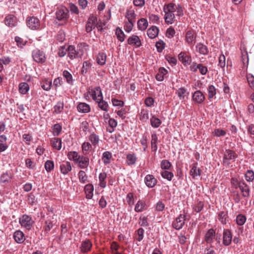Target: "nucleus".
<instances>
[{"instance_id":"62","label":"nucleus","mask_w":254,"mask_h":254,"mask_svg":"<svg viewBox=\"0 0 254 254\" xmlns=\"http://www.w3.org/2000/svg\"><path fill=\"white\" fill-rule=\"evenodd\" d=\"M134 22L131 21H128L126 22L124 26L125 30L127 33L130 32L132 29Z\"/></svg>"},{"instance_id":"3","label":"nucleus","mask_w":254,"mask_h":254,"mask_svg":"<svg viewBox=\"0 0 254 254\" xmlns=\"http://www.w3.org/2000/svg\"><path fill=\"white\" fill-rule=\"evenodd\" d=\"M32 56L34 61L37 63L43 64L46 61L45 54L38 49H36L32 51Z\"/></svg>"},{"instance_id":"44","label":"nucleus","mask_w":254,"mask_h":254,"mask_svg":"<svg viewBox=\"0 0 254 254\" xmlns=\"http://www.w3.org/2000/svg\"><path fill=\"white\" fill-rule=\"evenodd\" d=\"M89 140L91 141L93 146H96L99 143V138L97 135L93 133L89 136Z\"/></svg>"},{"instance_id":"56","label":"nucleus","mask_w":254,"mask_h":254,"mask_svg":"<svg viewBox=\"0 0 254 254\" xmlns=\"http://www.w3.org/2000/svg\"><path fill=\"white\" fill-rule=\"evenodd\" d=\"M246 221V217L242 214L238 215L236 217V222L238 225H244Z\"/></svg>"},{"instance_id":"59","label":"nucleus","mask_w":254,"mask_h":254,"mask_svg":"<svg viewBox=\"0 0 254 254\" xmlns=\"http://www.w3.org/2000/svg\"><path fill=\"white\" fill-rule=\"evenodd\" d=\"M54 168V163L51 160H47L45 164V168L46 170L49 172L53 170Z\"/></svg>"},{"instance_id":"45","label":"nucleus","mask_w":254,"mask_h":254,"mask_svg":"<svg viewBox=\"0 0 254 254\" xmlns=\"http://www.w3.org/2000/svg\"><path fill=\"white\" fill-rule=\"evenodd\" d=\"M79 182L82 184H85L87 182L88 176L83 171H80L78 174Z\"/></svg>"},{"instance_id":"60","label":"nucleus","mask_w":254,"mask_h":254,"mask_svg":"<svg viewBox=\"0 0 254 254\" xmlns=\"http://www.w3.org/2000/svg\"><path fill=\"white\" fill-rule=\"evenodd\" d=\"M204 204L202 201L197 202L193 207V209L196 212H199L203 208Z\"/></svg>"},{"instance_id":"49","label":"nucleus","mask_w":254,"mask_h":254,"mask_svg":"<svg viewBox=\"0 0 254 254\" xmlns=\"http://www.w3.org/2000/svg\"><path fill=\"white\" fill-rule=\"evenodd\" d=\"M161 175L163 178L167 179L169 181H171L172 178L174 177L173 173L166 170L162 171L161 172Z\"/></svg>"},{"instance_id":"24","label":"nucleus","mask_w":254,"mask_h":254,"mask_svg":"<svg viewBox=\"0 0 254 254\" xmlns=\"http://www.w3.org/2000/svg\"><path fill=\"white\" fill-rule=\"evenodd\" d=\"M159 33V29L155 26H152L150 27L147 31L148 36L150 39H154L156 38Z\"/></svg>"},{"instance_id":"8","label":"nucleus","mask_w":254,"mask_h":254,"mask_svg":"<svg viewBox=\"0 0 254 254\" xmlns=\"http://www.w3.org/2000/svg\"><path fill=\"white\" fill-rule=\"evenodd\" d=\"M185 220L186 216L184 214H180L173 222V227L177 230L181 229L185 224Z\"/></svg>"},{"instance_id":"18","label":"nucleus","mask_w":254,"mask_h":254,"mask_svg":"<svg viewBox=\"0 0 254 254\" xmlns=\"http://www.w3.org/2000/svg\"><path fill=\"white\" fill-rule=\"evenodd\" d=\"M196 51L199 54L206 55L209 53L207 47L201 43H197L195 46Z\"/></svg>"},{"instance_id":"9","label":"nucleus","mask_w":254,"mask_h":254,"mask_svg":"<svg viewBox=\"0 0 254 254\" xmlns=\"http://www.w3.org/2000/svg\"><path fill=\"white\" fill-rule=\"evenodd\" d=\"M97 22V18L94 15H91L86 24V32H90L96 27Z\"/></svg>"},{"instance_id":"33","label":"nucleus","mask_w":254,"mask_h":254,"mask_svg":"<svg viewBox=\"0 0 254 254\" xmlns=\"http://www.w3.org/2000/svg\"><path fill=\"white\" fill-rule=\"evenodd\" d=\"M179 60L184 65H187L189 61L190 60V57L188 56L185 52H181L178 55Z\"/></svg>"},{"instance_id":"7","label":"nucleus","mask_w":254,"mask_h":254,"mask_svg":"<svg viewBox=\"0 0 254 254\" xmlns=\"http://www.w3.org/2000/svg\"><path fill=\"white\" fill-rule=\"evenodd\" d=\"M27 25L30 29L36 30L40 27V21L35 17H31L28 19Z\"/></svg>"},{"instance_id":"6","label":"nucleus","mask_w":254,"mask_h":254,"mask_svg":"<svg viewBox=\"0 0 254 254\" xmlns=\"http://www.w3.org/2000/svg\"><path fill=\"white\" fill-rule=\"evenodd\" d=\"M196 38V34L193 30L188 31L185 35V42L189 46H193L195 42Z\"/></svg>"},{"instance_id":"34","label":"nucleus","mask_w":254,"mask_h":254,"mask_svg":"<svg viewBox=\"0 0 254 254\" xmlns=\"http://www.w3.org/2000/svg\"><path fill=\"white\" fill-rule=\"evenodd\" d=\"M19 92L22 94H25L29 90V85L26 82H21L18 85Z\"/></svg>"},{"instance_id":"26","label":"nucleus","mask_w":254,"mask_h":254,"mask_svg":"<svg viewBox=\"0 0 254 254\" xmlns=\"http://www.w3.org/2000/svg\"><path fill=\"white\" fill-rule=\"evenodd\" d=\"M136 16L134 10L131 7L127 9L126 13V17L128 21L135 22Z\"/></svg>"},{"instance_id":"61","label":"nucleus","mask_w":254,"mask_h":254,"mask_svg":"<svg viewBox=\"0 0 254 254\" xmlns=\"http://www.w3.org/2000/svg\"><path fill=\"white\" fill-rule=\"evenodd\" d=\"M176 31L173 27H169L166 32V36L168 38H172L174 37Z\"/></svg>"},{"instance_id":"54","label":"nucleus","mask_w":254,"mask_h":254,"mask_svg":"<svg viewBox=\"0 0 254 254\" xmlns=\"http://www.w3.org/2000/svg\"><path fill=\"white\" fill-rule=\"evenodd\" d=\"M91 65L92 64L89 61L83 62L81 68V72L82 73H86L87 71L91 68Z\"/></svg>"},{"instance_id":"42","label":"nucleus","mask_w":254,"mask_h":254,"mask_svg":"<svg viewBox=\"0 0 254 254\" xmlns=\"http://www.w3.org/2000/svg\"><path fill=\"white\" fill-rule=\"evenodd\" d=\"M92 145L88 142H84L82 144V150L84 155L89 153V151L91 149Z\"/></svg>"},{"instance_id":"11","label":"nucleus","mask_w":254,"mask_h":254,"mask_svg":"<svg viewBox=\"0 0 254 254\" xmlns=\"http://www.w3.org/2000/svg\"><path fill=\"white\" fill-rule=\"evenodd\" d=\"M232 241V235L229 229H224L223 232V244L226 246H229Z\"/></svg>"},{"instance_id":"36","label":"nucleus","mask_w":254,"mask_h":254,"mask_svg":"<svg viewBox=\"0 0 254 254\" xmlns=\"http://www.w3.org/2000/svg\"><path fill=\"white\" fill-rule=\"evenodd\" d=\"M107 178V174L105 172L101 173L99 174V185L102 188H105L106 187V181H105Z\"/></svg>"},{"instance_id":"38","label":"nucleus","mask_w":254,"mask_h":254,"mask_svg":"<svg viewBox=\"0 0 254 254\" xmlns=\"http://www.w3.org/2000/svg\"><path fill=\"white\" fill-rule=\"evenodd\" d=\"M51 143L53 147L57 150H60L62 148V140L60 138L52 139Z\"/></svg>"},{"instance_id":"14","label":"nucleus","mask_w":254,"mask_h":254,"mask_svg":"<svg viewBox=\"0 0 254 254\" xmlns=\"http://www.w3.org/2000/svg\"><path fill=\"white\" fill-rule=\"evenodd\" d=\"M238 188H239L241 190L243 197H249L250 196V187L244 181L240 183V185Z\"/></svg>"},{"instance_id":"4","label":"nucleus","mask_w":254,"mask_h":254,"mask_svg":"<svg viewBox=\"0 0 254 254\" xmlns=\"http://www.w3.org/2000/svg\"><path fill=\"white\" fill-rule=\"evenodd\" d=\"M87 93L91 95L92 99L96 102L103 99L101 89L99 86L96 87L94 89L89 87Z\"/></svg>"},{"instance_id":"50","label":"nucleus","mask_w":254,"mask_h":254,"mask_svg":"<svg viewBox=\"0 0 254 254\" xmlns=\"http://www.w3.org/2000/svg\"><path fill=\"white\" fill-rule=\"evenodd\" d=\"M116 34L118 39L121 42H123L125 40V35L123 31L120 28H117L116 31Z\"/></svg>"},{"instance_id":"13","label":"nucleus","mask_w":254,"mask_h":254,"mask_svg":"<svg viewBox=\"0 0 254 254\" xmlns=\"http://www.w3.org/2000/svg\"><path fill=\"white\" fill-rule=\"evenodd\" d=\"M144 183L147 187L152 188L157 184V180L152 175H147L144 178Z\"/></svg>"},{"instance_id":"52","label":"nucleus","mask_w":254,"mask_h":254,"mask_svg":"<svg viewBox=\"0 0 254 254\" xmlns=\"http://www.w3.org/2000/svg\"><path fill=\"white\" fill-rule=\"evenodd\" d=\"M175 10H174V12H173L174 14V21H175L176 16L180 17L184 14L182 8L179 5H175Z\"/></svg>"},{"instance_id":"5","label":"nucleus","mask_w":254,"mask_h":254,"mask_svg":"<svg viewBox=\"0 0 254 254\" xmlns=\"http://www.w3.org/2000/svg\"><path fill=\"white\" fill-rule=\"evenodd\" d=\"M237 156V155L234 151L230 149L226 150L224 154L223 160L224 164L226 166L229 165L230 163V161L234 162Z\"/></svg>"},{"instance_id":"55","label":"nucleus","mask_w":254,"mask_h":254,"mask_svg":"<svg viewBox=\"0 0 254 254\" xmlns=\"http://www.w3.org/2000/svg\"><path fill=\"white\" fill-rule=\"evenodd\" d=\"M150 123L151 126L155 128L159 127L161 124V121L158 118L154 117H152L151 118Z\"/></svg>"},{"instance_id":"63","label":"nucleus","mask_w":254,"mask_h":254,"mask_svg":"<svg viewBox=\"0 0 254 254\" xmlns=\"http://www.w3.org/2000/svg\"><path fill=\"white\" fill-rule=\"evenodd\" d=\"M161 168L163 170H168L171 166L170 162L167 160H163L161 162Z\"/></svg>"},{"instance_id":"40","label":"nucleus","mask_w":254,"mask_h":254,"mask_svg":"<svg viewBox=\"0 0 254 254\" xmlns=\"http://www.w3.org/2000/svg\"><path fill=\"white\" fill-rule=\"evenodd\" d=\"M241 60L243 64L244 68L247 69L249 64V58L247 52L244 51L242 52Z\"/></svg>"},{"instance_id":"64","label":"nucleus","mask_w":254,"mask_h":254,"mask_svg":"<svg viewBox=\"0 0 254 254\" xmlns=\"http://www.w3.org/2000/svg\"><path fill=\"white\" fill-rule=\"evenodd\" d=\"M53 130L54 135L58 136L60 134V132H61L62 127L59 124H55L53 127Z\"/></svg>"},{"instance_id":"58","label":"nucleus","mask_w":254,"mask_h":254,"mask_svg":"<svg viewBox=\"0 0 254 254\" xmlns=\"http://www.w3.org/2000/svg\"><path fill=\"white\" fill-rule=\"evenodd\" d=\"M144 230L143 228H140L137 230L136 236L135 239L140 242L143 239Z\"/></svg>"},{"instance_id":"19","label":"nucleus","mask_w":254,"mask_h":254,"mask_svg":"<svg viewBox=\"0 0 254 254\" xmlns=\"http://www.w3.org/2000/svg\"><path fill=\"white\" fill-rule=\"evenodd\" d=\"M127 43L130 45L135 46L136 47H139L141 43L139 38L136 35H132L127 39Z\"/></svg>"},{"instance_id":"39","label":"nucleus","mask_w":254,"mask_h":254,"mask_svg":"<svg viewBox=\"0 0 254 254\" xmlns=\"http://www.w3.org/2000/svg\"><path fill=\"white\" fill-rule=\"evenodd\" d=\"M80 156L76 151H69L67 155L68 159L74 161L75 163L77 162Z\"/></svg>"},{"instance_id":"10","label":"nucleus","mask_w":254,"mask_h":254,"mask_svg":"<svg viewBox=\"0 0 254 254\" xmlns=\"http://www.w3.org/2000/svg\"><path fill=\"white\" fill-rule=\"evenodd\" d=\"M68 9L64 7L58 8L56 15V18L58 20H63L66 19L68 18Z\"/></svg>"},{"instance_id":"32","label":"nucleus","mask_w":254,"mask_h":254,"mask_svg":"<svg viewBox=\"0 0 254 254\" xmlns=\"http://www.w3.org/2000/svg\"><path fill=\"white\" fill-rule=\"evenodd\" d=\"M168 73V71L164 67H160L158 72L156 75V79L157 81H162L164 79V75Z\"/></svg>"},{"instance_id":"57","label":"nucleus","mask_w":254,"mask_h":254,"mask_svg":"<svg viewBox=\"0 0 254 254\" xmlns=\"http://www.w3.org/2000/svg\"><path fill=\"white\" fill-rule=\"evenodd\" d=\"M155 46L157 51L159 53H161L164 49L165 47V44L163 42V41L160 40L156 42Z\"/></svg>"},{"instance_id":"28","label":"nucleus","mask_w":254,"mask_h":254,"mask_svg":"<svg viewBox=\"0 0 254 254\" xmlns=\"http://www.w3.org/2000/svg\"><path fill=\"white\" fill-rule=\"evenodd\" d=\"M52 84V80L49 78L44 79L40 83L41 87L46 91H49Z\"/></svg>"},{"instance_id":"16","label":"nucleus","mask_w":254,"mask_h":254,"mask_svg":"<svg viewBox=\"0 0 254 254\" xmlns=\"http://www.w3.org/2000/svg\"><path fill=\"white\" fill-rule=\"evenodd\" d=\"M4 23L9 27L15 26L17 24V18L14 15L9 14L5 17Z\"/></svg>"},{"instance_id":"48","label":"nucleus","mask_w":254,"mask_h":254,"mask_svg":"<svg viewBox=\"0 0 254 254\" xmlns=\"http://www.w3.org/2000/svg\"><path fill=\"white\" fill-rule=\"evenodd\" d=\"M78 111H90V108L88 104L85 103H80L77 106Z\"/></svg>"},{"instance_id":"37","label":"nucleus","mask_w":254,"mask_h":254,"mask_svg":"<svg viewBox=\"0 0 254 254\" xmlns=\"http://www.w3.org/2000/svg\"><path fill=\"white\" fill-rule=\"evenodd\" d=\"M137 158L134 153H130L127 155V163L128 165H133L135 164Z\"/></svg>"},{"instance_id":"15","label":"nucleus","mask_w":254,"mask_h":254,"mask_svg":"<svg viewBox=\"0 0 254 254\" xmlns=\"http://www.w3.org/2000/svg\"><path fill=\"white\" fill-rule=\"evenodd\" d=\"M76 163L80 168L85 169L89 165V159L88 157L80 155Z\"/></svg>"},{"instance_id":"46","label":"nucleus","mask_w":254,"mask_h":254,"mask_svg":"<svg viewBox=\"0 0 254 254\" xmlns=\"http://www.w3.org/2000/svg\"><path fill=\"white\" fill-rule=\"evenodd\" d=\"M176 94L180 99H184L185 97L189 93L187 92V90L185 87H181L179 88L176 92Z\"/></svg>"},{"instance_id":"53","label":"nucleus","mask_w":254,"mask_h":254,"mask_svg":"<svg viewBox=\"0 0 254 254\" xmlns=\"http://www.w3.org/2000/svg\"><path fill=\"white\" fill-rule=\"evenodd\" d=\"M218 220L223 224H226L227 222V213L221 211L219 213Z\"/></svg>"},{"instance_id":"43","label":"nucleus","mask_w":254,"mask_h":254,"mask_svg":"<svg viewBox=\"0 0 254 254\" xmlns=\"http://www.w3.org/2000/svg\"><path fill=\"white\" fill-rule=\"evenodd\" d=\"M112 154L109 151H106L103 153L102 156V161L105 164H108L110 162V159L112 158Z\"/></svg>"},{"instance_id":"25","label":"nucleus","mask_w":254,"mask_h":254,"mask_svg":"<svg viewBox=\"0 0 254 254\" xmlns=\"http://www.w3.org/2000/svg\"><path fill=\"white\" fill-rule=\"evenodd\" d=\"M94 187L92 184L86 185L84 187V191L86 193V197L87 199H91L93 196Z\"/></svg>"},{"instance_id":"51","label":"nucleus","mask_w":254,"mask_h":254,"mask_svg":"<svg viewBox=\"0 0 254 254\" xmlns=\"http://www.w3.org/2000/svg\"><path fill=\"white\" fill-rule=\"evenodd\" d=\"M245 177L247 182H252L254 180V172L251 170H247Z\"/></svg>"},{"instance_id":"2","label":"nucleus","mask_w":254,"mask_h":254,"mask_svg":"<svg viewBox=\"0 0 254 254\" xmlns=\"http://www.w3.org/2000/svg\"><path fill=\"white\" fill-rule=\"evenodd\" d=\"M19 222L22 227L28 230L32 229L34 223V221L32 217L26 214H24L20 217Z\"/></svg>"},{"instance_id":"35","label":"nucleus","mask_w":254,"mask_h":254,"mask_svg":"<svg viewBox=\"0 0 254 254\" xmlns=\"http://www.w3.org/2000/svg\"><path fill=\"white\" fill-rule=\"evenodd\" d=\"M148 23L147 19L141 18L137 22V26L139 30L144 31L147 28Z\"/></svg>"},{"instance_id":"30","label":"nucleus","mask_w":254,"mask_h":254,"mask_svg":"<svg viewBox=\"0 0 254 254\" xmlns=\"http://www.w3.org/2000/svg\"><path fill=\"white\" fill-rule=\"evenodd\" d=\"M158 137L156 133H153L151 134V146L152 151L156 152L158 147H157Z\"/></svg>"},{"instance_id":"1","label":"nucleus","mask_w":254,"mask_h":254,"mask_svg":"<svg viewBox=\"0 0 254 254\" xmlns=\"http://www.w3.org/2000/svg\"><path fill=\"white\" fill-rule=\"evenodd\" d=\"M175 4L170 3L164 6L163 10L165 12V21L168 24H172L174 22V12Z\"/></svg>"},{"instance_id":"47","label":"nucleus","mask_w":254,"mask_h":254,"mask_svg":"<svg viewBox=\"0 0 254 254\" xmlns=\"http://www.w3.org/2000/svg\"><path fill=\"white\" fill-rule=\"evenodd\" d=\"M44 229L46 232L50 231L54 226L53 221L51 218L47 219L45 222Z\"/></svg>"},{"instance_id":"20","label":"nucleus","mask_w":254,"mask_h":254,"mask_svg":"<svg viewBox=\"0 0 254 254\" xmlns=\"http://www.w3.org/2000/svg\"><path fill=\"white\" fill-rule=\"evenodd\" d=\"M215 236V232L213 229H209L206 233L204 237L205 241L208 244H211Z\"/></svg>"},{"instance_id":"21","label":"nucleus","mask_w":254,"mask_h":254,"mask_svg":"<svg viewBox=\"0 0 254 254\" xmlns=\"http://www.w3.org/2000/svg\"><path fill=\"white\" fill-rule=\"evenodd\" d=\"M13 238L18 244H21L25 241L24 233L20 230L16 231L13 234Z\"/></svg>"},{"instance_id":"17","label":"nucleus","mask_w":254,"mask_h":254,"mask_svg":"<svg viewBox=\"0 0 254 254\" xmlns=\"http://www.w3.org/2000/svg\"><path fill=\"white\" fill-rule=\"evenodd\" d=\"M92 244L89 240H86L81 242L80 250L81 253H86L89 252L92 248Z\"/></svg>"},{"instance_id":"41","label":"nucleus","mask_w":254,"mask_h":254,"mask_svg":"<svg viewBox=\"0 0 254 254\" xmlns=\"http://www.w3.org/2000/svg\"><path fill=\"white\" fill-rule=\"evenodd\" d=\"M207 91H208V98L209 100H210L216 95V89L213 85H210L208 86Z\"/></svg>"},{"instance_id":"12","label":"nucleus","mask_w":254,"mask_h":254,"mask_svg":"<svg viewBox=\"0 0 254 254\" xmlns=\"http://www.w3.org/2000/svg\"><path fill=\"white\" fill-rule=\"evenodd\" d=\"M192 98L195 103L201 104L204 101L205 97L201 91L196 90L192 94Z\"/></svg>"},{"instance_id":"31","label":"nucleus","mask_w":254,"mask_h":254,"mask_svg":"<svg viewBox=\"0 0 254 254\" xmlns=\"http://www.w3.org/2000/svg\"><path fill=\"white\" fill-rule=\"evenodd\" d=\"M107 59V55L105 53L100 52L96 58L97 63L101 65H103L105 64Z\"/></svg>"},{"instance_id":"27","label":"nucleus","mask_w":254,"mask_h":254,"mask_svg":"<svg viewBox=\"0 0 254 254\" xmlns=\"http://www.w3.org/2000/svg\"><path fill=\"white\" fill-rule=\"evenodd\" d=\"M201 170L197 167L196 164H194L190 170V174L193 179L200 176Z\"/></svg>"},{"instance_id":"23","label":"nucleus","mask_w":254,"mask_h":254,"mask_svg":"<svg viewBox=\"0 0 254 254\" xmlns=\"http://www.w3.org/2000/svg\"><path fill=\"white\" fill-rule=\"evenodd\" d=\"M147 208V205L144 200H139L135 204L134 210L137 212H142Z\"/></svg>"},{"instance_id":"22","label":"nucleus","mask_w":254,"mask_h":254,"mask_svg":"<svg viewBox=\"0 0 254 254\" xmlns=\"http://www.w3.org/2000/svg\"><path fill=\"white\" fill-rule=\"evenodd\" d=\"M61 172L64 175L67 174L72 169L71 164L68 161L63 162L60 165Z\"/></svg>"},{"instance_id":"29","label":"nucleus","mask_w":254,"mask_h":254,"mask_svg":"<svg viewBox=\"0 0 254 254\" xmlns=\"http://www.w3.org/2000/svg\"><path fill=\"white\" fill-rule=\"evenodd\" d=\"M67 50L68 57L71 60L74 59L78 57V52L76 51L74 46L70 45L68 46Z\"/></svg>"}]
</instances>
